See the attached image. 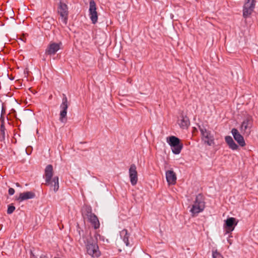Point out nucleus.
I'll return each instance as SVG.
<instances>
[{
  "instance_id": "f3484780",
  "label": "nucleus",
  "mask_w": 258,
  "mask_h": 258,
  "mask_svg": "<svg viewBox=\"0 0 258 258\" xmlns=\"http://www.w3.org/2000/svg\"><path fill=\"white\" fill-rule=\"evenodd\" d=\"M87 219L94 229H97L99 228L100 223L97 217L95 214L92 215Z\"/></svg>"
},
{
  "instance_id": "20e7f679",
  "label": "nucleus",
  "mask_w": 258,
  "mask_h": 258,
  "mask_svg": "<svg viewBox=\"0 0 258 258\" xmlns=\"http://www.w3.org/2000/svg\"><path fill=\"white\" fill-rule=\"evenodd\" d=\"M69 105L68 99L65 94H63V98L62 99V103L60 104V108L61 111L60 112L59 120L62 123H65L67 122V109Z\"/></svg>"
},
{
  "instance_id": "423d86ee",
  "label": "nucleus",
  "mask_w": 258,
  "mask_h": 258,
  "mask_svg": "<svg viewBox=\"0 0 258 258\" xmlns=\"http://www.w3.org/2000/svg\"><path fill=\"white\" fill-rule=\"evenodd\" d=\"M58 13L61 17V21L66 25L68 22L69 11L68 6L60 2L58 7Z\"/></svg>"
},
{
  "instance_id": "cd10ccee",
  "label": "nucleus",
  "mask_w": 258,
  "mask_h": 258,
  "mask_svg": "<svg viewBox=\"0 0 258 258\" xmlns=\"http://www.w3.org/2000/svg\"><path fill=\"white\" fill-rule=\"evenodd\" d=\"M31 258H36V256L31 251ZM40 258H48L47 256L44 254H42Z\"/></svg>"
},
{
  "instance_id": "39448f33",
  "label": "nucleus",
  "mask_w": 258,
  "mask_h": 258,
  "mask_svg": "<svg viewBox=\"0 0 258 258\" xmlns=\"http://www.w3.org/2000/svg\"><path fill=\"white\" fill-rule=\"evenodd\" d=\"M252 119L251 116L246 117L240 126V131L244 136H249L252 126Z\"/></svg>"
},
{
  "instance_id": "0eeeda50",
  "label": "nucleus",
  "mask_w": 258,
  "mask_h": 258,
  "mask_svg": "<svg viewBox=\"0 0 258 258\" xmlns=\"http://www.w3.org/2000/svg\"><path fill=\"white\" fill-rule=\"evenodd\" d=\"M255 3V0H245L243 10V16L244 18L247 17L251 14L254 8Z\"/></svg>"
},
{
  "instance_id": "5701e85b",
  "label": "nucleus",
  "mask_w": 258,
  "mask_h": 258,
  "mask_svg": "<svg viewBox=\"0 0 258 258\" xmlns=\"http://www.w3.org/2000/svg\"><path fill=\"white\" fill-rule=\"evenodd\" d=\"M54 22V20L51 17L46 18L43 22L42 27L45 29L49 30L51 28L52 23Z\"/></svg>"
},
{
  "instance_id": "f8f14e48",
  "label": "nucleus",
  "mask_w": 258,
  "mask_h": 258,
  "mask_svg": "<svg viewBox=\"0 0 258 258\" xmlns=\"http://www.w3.org/2000/svg\"><path fill=\"white\" fill-rule=\"evenodd\" d=\"M53 169L52 165H47L44 170L45 184L49 185L50 184L51 180L52 179Z\"/></svg>"
},
{
  "instance_id": "2eb2a0df",
  "label": "nucleus",
  "mask_w": 258,
  "mask_h": 258,
  "mask_svg": "<svg viewBox=\"0 0 258 258\" xmlns=\"http://www.w3.org/2000/svg\"><path fill=\"white\" fill-rule=\"evenodd\" d=\"M166 178L169 184H174L176 183V175L172 170L166 171Z\"/></svg>"
},
{
  "instance_id": "a878e982",
  "label": "nucleus",
  "mask_w": 258,
  "mask_h": 258,
  "mask_svg": "<svg viewBox=\"0 0 258 258\" xmlns=\"http://www.w3.org/2000/svg\"><path fill=\"white\" fill-rule=\"evenodd\" d=\"M212 256L213 258H223L221 253L218 252L217 250L213 251Z\"/></svg>"
},
{
  "instance_id": "412c9836",
  "label": "nucleus",
  "mask_w": 258,
  "mask_h": 258,
  "mask_svg": "<svg viewBox=\"0 0 258 258\" xmlns=\"http://www.w3.org/2000/svg\"><path fill=\"white\" fill-rule=\"evenodd\" d=\"M190 122L188 118L186 116L182 115L181 120L179 122L180 126L183 128H187Z\"/></svg>"
},
{
  "instance_id": "4468645a",
  "label": "nucleus",
  "mask_w": 258,
  "mask_h": 258,
  "mask_svg": "<svg viewBox=\"0 0 258 258\" xmlns=\"http://www.w3.org/2000/svg\"><path fill=\"white\" fill-rule=\"evenodd\" d=\"M231 133L235 140L238 143L239 146L243 147L245 145V143L243 136L239 133L236 128H232Z\"/></svg>"
},
{
  "instance_id": "6ab92c4d",
  "label": "nucleus",
  "mask_w": 258,
  "mask_h": 258,
  "mask_svg": "<svg viewBox=\"0 0 258 258\" xmlns=\"http://www.w3.org/2000/svg\"><path fill=\"white\" fill-rule=\"evenodd\" d=\"M120 236L127 246H131L128 242L130 234L126 229H123L120 232Z\"/></svg>"
},
{
  "instance_id": "bb28decb",
  "label": "nucleus",
  "mask_w": 258,
  "mask_h": 258,
  "mask_svg": "<svg viewBox=\"0 0 258 258\" xmlns=\"http://www.w3.org/2000/svg\"><path fill=\"white\" fill-rule=\"evenodd\" d=\"M15 206H14L13 205H9L8 210H7V213L8 214H11L12 213H13V212L15 211Z\"/></svg>"
},
{
  "instance_id": "f03ea898",
  "label": "nucleus",
  "mask_w": 258,
  "mask_h": 258,
  "mask_svg": "<svg viewBox=\"0 0 258 258\" xmlns=\"http://www.w3.org/2000/svg\"><path fill=\"white\" fill-rule=\"evenodd\" d=\"M205 208V202L204 196L201 194H198L191 205L189 212L191 213L192 217L203 212Z\"/></svg>"
},
{
  "instance_id": "dca6fc26",
  "label": "nucleus",
  "mask_w": 258,
  "mask_h": 258,
  "mask_svg": "<svg viewBox=\"0 0 258 258\" xmlns=\"http://www.w3.org/2000/svg\"><path fill=\"white\" fill-rule=\"evenodd\" d=\"M35 195L32 191H27L23 193H20L19 197L16 199V200L19 202H22L24 200L33 199L35 197Z\"/></svg>"
},
{
  "instance_id": "9d476101",
  "label": "nucleus",
  "mask_w": 258,
  "mask_h": 258,
  "mask_svg": "<svg viewBox=\"0 0 258 258\" xmlns=\"http://www.w3.org/2000/svg\"><path fill=\"white\" fill-rule=\"evenodd\" d=\"M237 222L236 219L233 217L228 218L225 221L224 227L226 233L231 232L234 229L235 226L237 225Z\"/></svg>"
},
{
  "instance_id": "aec40b11",
  "label": "nucleus",
  "mask_w": 258,
  "mask_h": 258,
  "mask_svg": "<svg viewBox=\"0 0 258 258\" xmlns=\"http://www.w3.org/2000/svg\"><path fill=\"white\" fill-rule=\"evenodd\" d=\"M49 185H50V187L53 188L54 191L56 192L59 189L58 177L54 176L51 180L50 184Z\"/></svg>"
},
{
  "instance_id": "7c9ffc66",
  "label": "nucleus",
  "mask_w": 258,
  "mask_h": 258,
  "mask_svg": "<svg viewBox=\"0 0 258 258\" xmlns=\"http://www.w3.org/2000/svg\"><path fill=\"white\" fill-rule=\"evenodd\" d=\"M54 258H60V257H55Z\"/></svg>"
},
{
  "instance_id": "1a4fd4ad",
  "label": "nucleus",
  "mask_w": 258,
  "mask_h": 258,
  "mask_svg": "<svg viewBox=\"0 0 258 258\" xmlns=\"http://www.w3.org/2000/svg\"><path fill=\"white\" fill-rule=\"evenodd\" d=\"M199 129L203 138L205 139V142L209 146L214 144V139L211 135V132L208 131L204 126H200Z\"/></svg>"
},
{
  "instance_id": "f257e3e1",
  "label": "nucleus",
  "mask_w": 258,
  "mask_h": 258,
  "mask_svg": "<svg viewBox=\"0 0 258 258\" xmlns=\"http://www.w3.org/2000/svg\"><path fill=\"white\" fill-rule=\"evenodd\" d=\"M79 233L81 236L79 242L82 245L86 246L87 253L94 257H99L101 253L99 250L96 239H94L91 236V232L86 230L85 232L79 231Z\"/></svg>"
},
{
  "instance_id": "4be33fe9",
  "label": "nucleus",
  "mask_w": 258,
  "mask_h": 258,
  "mask_svg": "<svg viewBox=\"0 0 258 258\" xmlns=\"http://www.w3.org/2000/svg\"><path fill=\"white\" fill-rule=\"evenodd\" d=\"M82 214L88 218L94 214L92 212V208L91 206H85L83 207L82 210Z\"/></svg>"
},
{
  "instance_id": "c85d7f7f",
  "label": "nucleus",
  "mask_w": 258,
  "mask_h": 258,
  "mask_svg": "<svg viewBox=\"0 0 258 258\" xmlns=\"http://www.w3.org/2000/svg\"><path fill=\"white\" fill-rule=\"evenodd\" d=\"M8 192L10 196L13 195L15 193V189L13 188L10 187L9 189Z\"/></svg>"
},
{
  "instance_id": "393cba45",
  "label": "nucleus",
  "mask_w": 258,
  "mask_h": 258,
  "mask_svg": "<svg viewBox=\"0 0 258 258\" xmlns=\"http://www.w3.org/2000/svg\"><path fill=\"white\" fill-rule=\"evenodd\" d=\"M94 239H96V242H97V241L98 240L102 241L103 242H105V241L106 242H108V239L105 238V237L103 236H101L99 234L96 233L95 235V238H94Z\"/></svg>"
},
{
  "instance_id": "ddd939ff",
  "label": "nucleus",
  "mask_w": 258,
  "mask_h": 258,
  "mask_svg": "<svg viewBox=\"0 0 258 258\" xmlns=\"http://www.w3.org/2000/svg\"><path fill=\"white\" fill-rule=\"evenodd\" d=\"M129 176L131 184L135 185L138 181L137 167L135 164H132L129 169Z\"/></svg>"
},
{
  "instance_id": "a211bd4d",
  "label": "nucleus",
  "mask_w": 258,
  "mask_h": 258,
  "mask_svg": "<svg viewBox=\"0 0 258 258\" xmlns=\"http://www.w3.org/2000/svg\"><path fill=\"white\" fill-rule=\"evenodd\" d=\"M226 143L229 146V148L232 150H237L238 148L237 145L234 142L231 136H227L225 138Z\"/></svg>"
},
{
  "instance_id": "c756f323",
  "label": "nucleus",
  "mask_w": 258,
  "mask_h": 258,
  "mask_svg": "<svg viewBox=\"0 0 258 258\" xmlns=\"http://www.w3.org/2000/svg\"><path fill=\"white\" fill-rule=\"evenodd\" d=\"M16 185H17V186H20L19 183H16Z\"/></svg>"
},
{
  "instance_id": "7ed1b4c3",
  "label": "nucleus",
  "mask_w": 258,
  "mask_h": 258,
  "mask_svg": "<svg viewBox=\"0 0 258 258\" xmlns=\"http://www.w3.org/2000/svg\"><path fill=\"white\" fill-rule=\"evenodd\" d=\"M168 144L170 146L172 152L174 154H179L183 148V144L180 140L175 136H170L167 138Z\"/></svg>"
},
{
  "instance_id": "b1692460",
  "label": "nucleus",
  "mask_w": 258,
  "mask_h": 258,
  "mask_svg": "<svg viewBox=\"0 0 258 258\" xmlns=\"http://www.w3.org/2000/svg\"><path fill=\"white\" fill-rule=\"evenodd\" d=\"M5 127L4 123H2L1 125L0 128V141H4L6 138V134H5Z\"/></svg>"
},
{
  "instance_id": "9b49d317",
  "label": "nucleus",
  "mask_w": 258,
  "mask_h": 258,
  "mask_svg": "<svg viewBox=\"0 0 258 258\" xmlns=\"http://www.w3.org/2000/svg\"><path fill=\"white\" fill-rule=\"evenodd\" d=\"M61 45V42L50 43L45 50V54L49 55L55 54L56 52L60 49Z\"/></svg>"
},
{
  "instance_id": "6e6552de",
  "label": "nucleus",
  "mask_w": 258,
  "mask_h": 258,
  "mask_svg": "<svg viewBox=\"0 0 258 258\" xmlns=\"http://www.w3.org/2000/svg\"><path fill=\"white\" fill-rule=\"evenodd\" d=\"M89 16L93 24H96L98 20V15L96 11V6L95 2L91 0L89 2Z\"/></svg>"
}]
</instances>
